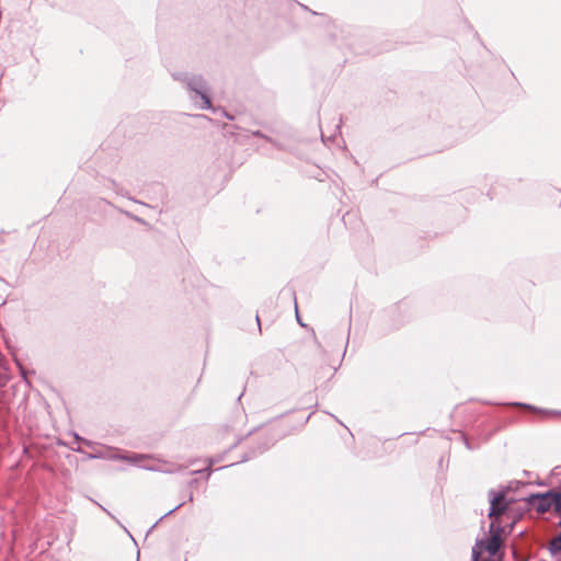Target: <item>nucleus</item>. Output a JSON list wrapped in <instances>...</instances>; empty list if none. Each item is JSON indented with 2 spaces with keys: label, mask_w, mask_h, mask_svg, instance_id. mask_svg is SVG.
<instances>
[{
  "label": "nucleus",
  "mask_w": 561,
  "mask_h": 561,
  "mask_svg": "<svg viewBox=\"0 0 561 561\" xmlns=\"http://www.w3.org/2000/svg\"><path fill=\"white\" fill-rule=\"evenodd\" d=\"M174 80L184 83L185 88L192 92L191 100L202 110H213L214 113L220 112L225 117L232 119V116L227 111L221 108H213L209 96V85L201 75L174 72L172 73Z\"/></svg>",
  "instance_id": "f257e3e1"
},
{
  "label": "nucleus",
  "mask_w": 561,
  "mask_h": 561,
  "mask_svg": "<svg viewBox=\"0 0 561 561\" xmlns=\"http://www.w3.org/2000/svg\"><path fill=\"white\" fill-rule=\"evenodd\" d=\"M150 457L148 455H144V454H121V453H116L114 450H108L107 451V457L106 459L108 460H124V461H129L131 463H135V465H138L140 468H144L146 470H149V471H161V472H168V473H172V472H175L179 468H171V469H163L159 466H149V465H140L139 462L145 460V459H149Z\"/></svg>",
  "instance_id": "f03ea898"
},
{
  "label": "nucleus",
  "mask_w": 561,
  "mask_h": 561,
  "mask_svg": "<svg viewBox=\"0 0 561 561\" xmlns=\"http://www.w3.org/2000/svg\"><path fill=\"white\" fill-rule=\"evenodd\" d=\"M503 539H499L496 535L489 538H478L471 550V561H480L483 551H488L491 557L495 556L501 549Z\"/></svg>",
  "instance_id": "7ed1b4c3"
},
{
  "label": "nucleus",
  "mask_w": 561,
  "mask_h": 561,
  "mask_svg": "<svg viewBox=\"0 0 561 561\" xmlns=\"http://www.w3.org/2000/svg\"><path fill=\"white\" fill-rule=\"evenodd\" d=\"M489 497H490L489 517L497 518L507 510L508 503L505 500V491L495 492L494 490H490Z\"/></svg>",
  "instance_id": "20e7f679"
},
{
  "label": "nucleus",
  "mask_w": 561,
  "mask_h": 561,
  "mask_svg": "<svg viewBox=\"0 0 561 561\" xmlns=\"http://www.w3.org/2000/svg\"><path fill=\"white\" fill-rule=\"evenodd\" d=\"M552 492H547L545 494H536L530 497V502L536 507V510L540 513H546L550 508H552Z\"/></svg>",
  "instance_id": "39448f33"
},
{
  "label": "nucleus",
  "mask_w": 561,
  "mask_h": 561,
  "mask_svg": "<svg viewBox=\"0 0 561 561\" xmlns=\"http://www.w3.org/2000/svg\"><path fill=\"white\" fill-rule=\"evenodd\" d=\"M503 534L504 527L501 525H496V518H493V520L490 524V536L496 535L499 539H502Z\"/></svg>",
  "instance_id": "423d86ee"
},
{
  "label": "nucleus",
  "mask_w": 561,
  "mask_h": 561,
  "mask_svg": "<svg viewBox=\"0 0 561 561\" xmlns=\"http://www.w3.org/2000/svg\"><path fill=\"white\" fill-rule=\"evenodd\" d=\"M549 551L551 554H557L561 552V533L551 540Z\"/></svg>",
  "instance_id": "0eeeda50"
},
{
  "label": "nucleus",
  "mask_w": 561,
  "mask_h": 561,
  "mask_svg": "<svg viewBox=\"0 0 561 561\" xmlns=\"http://www.w3.org/2000/svg\"><path fill=\"white\" fill-rule=\"evenodd\" d=\"M552 508L556 510V512H558L559 514L561 513V493H553L552 492Z\"/></svg>",
  "instance_id": "6e6552de"
},
{
  "label": "nucleus",
  "mask_w": 561,
  "mask_h": 561,
  "mask_svg": "<svg viewBox=\"0 0 561 561\" xmlns=\"http://www.w3.org/2000/svg\"><path fill=\"white\" fill-rule=\"evenodd\" d=\"M216 461H217V460H215V459L210 458V459H209V465H208V467H206L205 469H202V470L193 471V473H195V474H197V473H198V474H205V473H206L207 478H209V476H210V473H211V469H210V467H211Z\"/></svg>",
  "instance_id": "1a4fd4ad"
},
{
  "label": "nucleus",
  "mask_w": 561,
  "mask_h": 561,
  "mask_svg": "<svg viewBox=\"0 0 561 561\" xmlns=\"http://www.w3.org/2000/svg\"><path fill=\"white\" fill-rule=\"evenodd\" d=\"M183 505V503H180L179 505H176L175 507H173L172 510H170L169 512H167L164 515H162L159 520L152 525L151 529L154 528L157 526V524L162 520L165 516H169L171 515L172 513H174L178 508H180L181 506Z\"/></svg>",
  "instance_id": "9d476101"
},
{
  "label": "nucleus",
  "mask_w": 561,
  "mask_h": 561,
  "mask_svg": "<svg viewBox=\"0 0 561 561\" xmlns=\"http://www.w3.org/2000/svg\"><path fill=\"white\" fill-rule=\"evenodd\" d=\"M274 442H275V439L270 440L268 443H265L263 446H260L257 453L261 454V453L267 450L274 444Z\"/></svg>",
  "instance_id": "9b49d317"
},
{
  "label": "nucleus",
  "mask_w": 561,
  "mask_h": 561,
  "mask_svg": "<svg viewBox=\"0 0 561 561\" xmlns=\"http://www.w3.org/2000/svg\"><path fill=\"white\" fill-rule=\"evenodd\" d=\"M14 360H15V363H16V365H18V367H19V369H20V373H21L22 377H23L24 379H26V369L22 366V364L20 363V360H19V359L14 358Z\"/></svg>",
  "instance_id": "f8f14e48"
},
{
  "label": "nucleus",
  "mask_w": 561,
  "mask_h": 561,
  "mask_svg": "<svg viewBox=\"0 0 561 561\" xmlns=\"http://www.w3.org/2000/svg\"><path fill=\"white\" fill-rule=\"evenodd\" d=\"M106 457H107V453H103V451H99L96 454H91L90 455V458H93V459H95V458L106 459Z\"/></svg>",
  "instance_id": "ddd939ff"
},
{
  "label": "nucleus",
  "mask_w": 561,
  "mask_h": 561,
  "mask_svg": "<svg viewBox=\"0 0 561 561\" xmlns=\"http://www.w3.org/2000/svg\"><path fill=\"white\" fill-rule=\"evenodd\" d=\"M252 135L255 137H260V138L271 141V139L267 136H265L263 133H261L260 130L253 131Z\"/></svg>",
  "instance_id": "4468645a"
},
{
  "label": "nucleus",
  "mask_w": 561,
  "mask_h": 561,
  "mask_svg": "<svg viewBox=\"0 0 561 561\" xmlns=\"http://www.w3.org/2000/svg\"><path fill=\"white\" fill-rule=\"evenodd\" d=\"M514 405H518V407H523V408H526L528 410H531V411H536L537 409L530 404H526V403H514Z\"/></svg>",
  "instance_id": "2eb2a0df"
},
{
  "label": "nucleus",
  "mask_w": 561,
  "mask_h": 561,
  "mask_svg": "<svg viewBox=\"0 0 561 561\" xmlns=\"http://www.w3.org/2000/svg\"><path fill=\"white\" fill-rule=\"evenodd\" d=\"M76 439H80V440H82V438H81V437H79L78 435H76ZM83 443H84L87 446H90V445H91V443H90L89 440H84V439H83Z\"/></svg>",
  "instance_id": "dca6fc26"
},
{
  "label": "nucleus",
  "mask_w": 561,
  "mask_h": 561,
  "mask_svg": "<svg viewBox=\"0 0 561 561\" xmlns=\"http://www.w3.org/2000/svg\"><path fill=\"white\" fill-rule=\"evenodd\" d=\"M255 319H256V322H257V329H259V331H261V323H260V318H259L257 314H256Z\"/></svg>",
  "instance_id": "f3484780"
},
{
  "label": "nucleus",
  "mask_w": 561,
  "mask_h": 561,
  "mask_svg": "<svg viewBox=\"0 0 561 561\" xmlns=\"http://www.w3.org/2000/svg\"><path fill=\"white\" fill-rule=\"evenodd\" d=\"M296 317H297V321H298L301 325H304V323L301 322V318H299V314H298V312H297V311H296Z\"/></svg>",
  "instance_id": "a211bd4d"
},
{
  "label": "nucleus",
  "mask_w": 561,
  "mask_h": 561,
  "mask_svg": "<svg viewBox=\"0 0 561 561\" xmlns=\"http://www.w3.org/2000/svg\"><path fill=\"white\" fill-rule=\"evenodd\" d=\"M100 507L102 508V511L106 512L111 517H113L112 514L105 507H103L101 505H100Z\"/></svg>",
  "instance_id": "6ab92c4d"
}]
</instances>
